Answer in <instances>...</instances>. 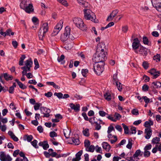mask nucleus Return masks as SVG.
<instances>
[{"label":"nucleus","mask_w":161,"mask_h":161,"mask_svg":"<svg viewBox=\"0 0 161 161\" xmlns=\"http://www.w3.org/2000/svg\"><path fill=\"white\" fill-rule=\"evenodd\" d=\"M84 15L85 19L90 20L95 23H97V20H96V17L94 13L89 9H84Z\"/></svg>","instance_id":"f257e3e1"},{"label":"nucleus","mask_w":161,"mask_h":161,"mask_svg":"<svg viewBox=\"0 0 161 161\" xmlns=\"http://www.w3.org/2000/svg\"><path fill=\"white\" fill-rule=\"evenodd\" d=\"M73 21L76 26L82 31L86 30L87 27L84 24L82 20L80 18H75Z\"/></svg>","instance_id":"f03ea898"},{"label":"nucleus","mask_w":161,"mask_h":161,"mask_svg":"<svg viewBox=\"0 0 161 161\" xmlns=\"http://www.w3.org/2000/svg\"><path fill=\"white\" fill-rule=\"evenodd\" d=\"M104 63L101 64L95 63L93 65L95 73L98 75H100L104 70Z\"/></svg>","instance_id":"7ed1b4c3"},{"label":"nucleus","mask_w":161,"mask_h":161,"mask_svg":"<svg viewBox=\"0 0 161 161\" xmlns=\"http://www.w3.org/2000/svg\"><path fill=\"white\" fill-rule=\"evenodd\" d=\"M48 24L47 23H45L41 27L40 30V34H39L40 39L42 40L43 36H45V34L48 31Z\"/></svg>","instance_id":"20e7f679"},{"label":"nucleus","mask_w":161,"mask_h":161,"mask_svg":"<svg viewBox=\"0 0 161 161\" xmlns=\"http://www.w3.org/2000/svg\"><path fill=\"white\" fill-rule=\"evenodd\" d=\"M70 30L69 26H67L65 27L63 34L61 35L60 37V39L62 41H66L69 38Z\"/></svg>","instance_id":"39448f33"},{"label":"nucleus","mask_w":161,"mask_h":161,"mask_svg":"<svg viewBox=\"0 0 161 161\" xmlns=\"http://www.w3.org/2000/svg\"><path fill=\"white\" fill-rule=\"evenodd\" d=\"M63 24V20H61L55 26L53 32L52 33L53 36H56L58 33L62 28Z\"/></svg>","instance_id":"423d86ee"},{"label":"nucleus","mask_w":161,"mask_h":161,"mask_svg":"<svg viewBox=\"0 0 161 161\" xmlns=\"http://www.w3.org/2000/svg\"><path fill=\"white\" fill-rule=\"evenodd\" d=\"M101 62H104L107 59L106 55L107 53L105 52L103 49H101L100 51H97Z\"/></svg>","instance_id":"0eeeda50"},{"label":"nucleus","mask_w":161,"mask_h":161,"mask_svg":"<svg viewBox=\"0 0 161 161\" xmlns=\"http://www.w3.org/2000/svg\"><path fill=\"white\" fill-rule=\"evenodd\" d=\"M41 113L44 114L43 117L48 118L50 116V113L51 112L50 110L46 107H41L40 108Z\"/></svg>","instance_id":"6e6552de"},{"label":"nucleus","mask_w":161,"mask_h":161,"mask_svg":"<svg viewBox=\"0 0 161 161\" xmlns=\"http://www.w3.org/2000/svg\"><path fill=\"white\" fill-rule=\"evenodd\" d=\"M0 160L1 161H11L12 159L8 155H6L3 152H1Z\"/></svg>","instance_id":"1a4fd4ad"},{"label":"nucleus","mask_w":161,"mask_h":161,"mask_svg":"<svg viewBox=\"0 0 161 161\" xmlns=\"http://www.w3.org/2000/svg\"><path fill=\"white\" fill-rule=\"evenodd\" d=\"M149 73L153 76V78L156 79L157 78L160 74L159 71H157L156 69L153 68L149 70Z\"/></svg>","instance_id":"9d476101"},{"label":"nucleus","mask_w":161,"mask_h":161,"mask_svg":"<svg viewBox=\"0 0 161 161\" xmlns=\"http://www.w3.org/2000/svg\"><path fill=\"white\" fill-rule=\"evenodd\" d=\"M134 42L132 44L133 49L136 50L138 49L140 45V42L138 38H136L134 39Z\"/></svg>","instance_id":"9b49d317"},{"label":"nucleus","mask_w":161,"mask_h":161,"mask_svg":"<svg viewBox=\"0 0 161 161\" xmlns=\"http://www.w3.org/2000/svg\"><path fill=\"white\" fill-rule=\"evenodd\" d=\"M145 133L146 134L145 138L147 139H149L151 136L152 134V130L150 127L146 128L145 129Z\"/></svg>","instance_id":"f8f14e48"},{"label":"nucleus","mask_w":161,"mask_h":161,"mask_svg":"<svg viewBox=\"0 0 161 161\" xmlns=\"http://www.w3.org/2000/svg\"><path fill=\"white\" fill-rule=\"evenodd\" d=\"M139 51L140 53V54L143 56H146L148 53L147 49L143 46L140 47Z\"/></svg>","instance_id":"ddd939ff"},{"label":"nucleus","mask_w":161,"mask_h":161,"mask_svg":"<svg viewBox=\"0 0 161 161\" xmlns=\"http://www.w3.org/2000/svg\"><path fill=\"white\" fill-rule=\"evenodd\" d=\"M69 106L72 109H74L76 112H78L80 110V105L79 104L75 105L73 103H71L69 104Z\"/></svg>","instance_id":"4468645a"},{"label":"nucleus","mask_w":161,"mask_h":161,"mask_svg":"<svg viewBox=\"0 0 161 161\" xmlns=\"http://www.w3.org/2000/svg\"><path fill=\"white\" fill-rule=\"evenodd\" d=\"M25 11L28 13H30L34 10L33 6L31 3L28 4V5L24 9Z\"/></svg>","instance_id":"2eb2a0df"},{"label":"nucleus","mask_w":161,"mask_h":161,"mask_svg":"<svg viewBox=\"0 0 161 161\" xmlns=\"http://www.w3.org/2000/svg\"><path fill=\"white\" fill-rule=\"evenodd\" d=\"M103 148L107 152H109L111 148L110 146L107 142H103L102 143Z\"/></svg>","instance_id":"dca6fc26"},{"label":"nucleus","mask_w":161,"mask_h":161,"mask_svg":"<svg viewBox=\"0 0 161 161\" xmlns=\"http://www.w3.org/2000/svg\"><path fill=\"white\" fill-rule=\"evenodd\" d=\"M28 5L27 0L22 1L20 4V8L24 10L27 6Z\"/></svg>","instance_id":"f3484780"},{"label":"nucleus","mask_w":161,"mask_h":161,"mask_svg":"<svg viewBox=\"0 0 161 161\" xmlns=\"http://www.w3.org/2000/svg\"><path fill=\"white\" fill-rule=\"evenodd\" d=\"M92 59L93 61L95 63L101 64L102 63H103V62H101V61L100 60V58H99L97 52V53L95 54L94 56V58H93Z\"/></svg>","instance_id":"a211bd4d"},{"label":"nucleus","mask_w":161,"mask_h":161,"mask_svg":"<svg viewBox=\"0 0 161 161\" xmlns=\"http://www.w3.org/2000/svg\"><path fill=\"white\" fill-rule=\"evenodd\" d=\"M113 80H114L113 83H115L118 90L119 91H121L122 89V84L120 82L116 81V80L114 78H113Z\"/></svg>","instance_id":"6ab92c4d"},{"label":"nucleus","mask_w":161,"mask_h":161,"mask_svg":"<svg viewBox=\"0 0 161 161\" xmlns=\"http://www.w3.org/2000/svg\"><path fill=\"white\" fill-rule=\"evenodd\" d=\"M153 122L151 120H149L148 121H146L144 125V126L147 128H151V126L153 125Z\"/></svg>","instance_id":"aec40b11"},{"label":"nucleus","mask_w":161,"mask_h":161,"mask_svg":"<svg viewBox=\"0 0 161 161\" xmlns=\"http://www.w3.org/2000/svg\"><path fill=\"white\" fill-rule=\"evenodd\" d=\"M73 43L71 42L70 43H66L64 45V47L67 50H69L71 49L73 45Z\"/></svg>","instance_id":"412c9836"},{"label":"nucleus","mask_w":161,"mask_h":161,"mask_svg":"<svg viewBox=\"0 0 161 161\" xmlns=\"http://www.w3.org/2000/svg\"><path fill=\"white\" fill-rule=\"evenodd\" d=\"M152 84V86L154 89L160 88L161 87V83L159 81L153 82Z\"/></svg>","instance_id":"4be33fe9"},{"label":"nucleus","mask_w":161,"mask_h":161,"mask_svg":"<svg viewBox=\"0 0 161 161\" xmlns=\"http://www.w3.org/2000/svg\"><path fill=\"white\" fill-rule=\"evenodd\" d=\"M8 134L11 137L15 142H17L19 139L12 131H9L8 132Z\"/></svg>","instance_id":"5701e85b"},{"label":"nucleus","mask_w":161,"mask_h":161,"mask_svg":"<svg viewBox=\"0 0 161 161\" xmlns=\"http://www.w3.org/2000/svg\"><path fill=\"white\" fill-rule=\"evenodd\" d=\"M3 77L7 81L12 80L13 79V77L12 75H9L7 73L3 74Z\"/></svg>","instance_id":"b1692460"},{"label":"nucleus","mask_w":161,"mask_h":161,"mask_svg":"<svg viewBox=\"0 0 161 161\" xmlns=\"http://www.w3.org/2000/svg\"><path fill=\"white\" fill-rule=\"evenodd\" d=\"M64 134L65 138H68L69 137L70 134V130L68 129H64Z\"/></svg>","instance_id":"393cba45"},{"label":"nucleus","mask_w":161,"mask_h":161,"mask_svg":"<svg viewBox=\"0 0 161 161\" xmlns=\"http://www.w3.org/2000/svg\"><path fill=\"white\" fill-rule=\"evenodd\" d=\"M33 137L31 135H26L24 136V140H27L29 142H31L33 139Z\"/></svg>","instance_id":"a878e982"},{"label":"nucleus","mask_w":161,"mask_h":161,"mask_svg":"<svg viewBox=\"0 0 161 161\" xmlns=\"http://www.w3.org/2000/svg\"><path fill=\"white\" fill-rule=\"evenodd\" d=\"M141 153V150L139 149L137 150L135 152V154L133 155V157L134 159L135 158H137L138 159H139V158H138V157L139 156H142V154H140Z\"/></svg>","instance_id":"bb28decb"},{"label":"nucleus","mask_w":161,"mask_h":161,"mask_svg":"<svg viewBox=\"0 0 161 161\" xmlns=\"http://www.w3.org/2000/svg\"><path fill=\"white\" fill-rule=\"evenodd\" d=\"M122 125L124 129V133L126 134H130V132L129 131L128 127L124 123L122 124Z\"/></svg>","instance_id":"cd10ccee"},{"label":"nucleus","mask_w":161,"mask_h":161,"mask_svg":"<svg viewBox=\"0 0 161 161\" xmlns=\"http://www.w3.org/2000/svg\"><path fill=\"white\" fill-rule=\"evenodd\" d=\"M160 141V138L158 137H155L153 138L152 141V143L153 144H157L159 143V142Z\"/></svg>","instance_id":"c85d7f7f"},{"label":"nucleus","mask_w":161,"mask_h":161,"mask_svg":"<svg viewBox=\"0 0 161 161\" xmlns=\"http://www.w3.org/2000/svg\"><path fill=\"white\" fill-rule=\"evenodd\" d=\"M104 96L105 99L108 101H110L111 99V94L109 93H106L104 94Z\"/></svg>","instance_id":"c756f323"},{"label":"nucleus","mask_w":161,"mask_h":161,"mask_svg":"<svg viewBox=\"0 0 161 161\" xmlns=\"http://www.w3.org/2000/svg\"><path fill=\"white\" fill-rule=\"evenodd\" d=\"M71 141L75 145H78L80 144V142L78 139H75L73 137L71 138Z\"/></svg>","instance_id":"7c9ffc66"},{"label":"nucleus","mask_w":161,"mask_h":161,"mask_svg":"<svg viewBox=\"0 0 161 161\" xmlns=\"http://www.w3.org/2000/svg\"><path fill=\"white\" fill-rule=\"evenodd\" d=\"M25 66H32L31 65L32 64V61L31 58L26 60L25 62Z\"/></svg>","instance_id":"2f4dec72"},{"label":"nucleus","mask_w":161,"mask_h":161,"mask_svg":"<svg viewBox=\"0 0 161 161\" xmlns=\"http://www.w3.org/2000/svg\"><path fill=\"white\" fill-rule=\"evenodd\" d=\"M86 150L87 151L93 152L95 150V147L94 146L91 145L88 148H86Z\"/></svg>","instance_id":"473e14b6"},{"label":"nucleus","mask_w":161,"mask_h":161,"mask_svg":"<svg viewBox=\"0 0 161 161\" xmlns=\"http://www.w3.org/2000/svg\"><path fill=\"white\" fill-rule=\"evenodd\" d=\"M158 11L161 12V3H158L154 5V7Z\"/></svg>","instance_id":"72a5a7b5"},{"label":"nucleus","mask_w":161,"mask_h":161,"mask_svg":"<svg viewBox=\"0 0 161 161\" xmlns=\"http://www.w3.org/2000/svg\"><path fill=\"white\" fill-rule=\"evenodd\" d=\"M42 104L41 103H36L34 106V107L35 110H37L39 109V108L41 107Z\"/></svg>","instance_id":"f704fd0d"},{"label":"nucleus","mask_w":161,"mask_h":161,"mask_svg":"<svg viewBox=\"0 0 161 161\" xmlns=\"http://www.w3.org/2000/svg\"><path fill=\"white\" fill-rule=\"evenodd\" d=\"M142 66L145 69H147L149 67V64L147 61H144L142 63Z\"/></svg>","instance_id":"c9c22d12"},{"label":"nucleus","mask_w":161,"mask_h":161,"mask_svg":"<svg viewBox=\"0 0 161 161\" xmlns=\"http://www.w3.org/2000/svg\"><path fill=\"white\" fill-rule=\"evenodd\" d=\"M65 58L64 56V55H61L60 57H58V62H61V64H64V62H63V60Z\"/></svg>","instance_id":"e433bc0d"},{"label":"nucleus","mask_w":161,"mask_h":161,"mask_svg":"<svg viewBox=\"0 0 161 161\" xmlns=\"http://www.w3.org/2000/svg\"><path fill=\"white\" fill-rule=\"evenodd\" d=\"M83 153L82 150H80L75 155V157L77 158H78L79 160H80L81 158L80 156L82 155Z\"/></svg>","instance_id":"4c0bfd02"},{"label":"nucleus","mask_w":161,"mask_h":161,"mask_svg":"<svg viewBox=\"0 0 161 161\" xmlns=\"http://www.w3.org/2000/svg\"><path fill=\"white\" fill-rule=\"evenodd\" d=\"M37 141L36 140H34L32 142H31V145L36 148H38V147L37 146Z\"/></svg>","instance_id":"58836bf2"},{"label":"nucleus","mask_w":161,"mask_h":161,"mask_svg":"<svg viewBox=\"0 0 161 161\" xmlns=\"http://www.w3.org/2000/svg\"><path fill=\"white\" fill-rule=\"evenodd\" d=\"M160 55L159 54H157L154 56L153 59L156 60L157 62H160Z\"/></svg>","instance_id":"ea45409f"},{"label":"nucleus","mask_w":161,"mask_h":161,"mask_svg":"<svg viewBox=\"0 0 161 161\" xmlns=\"http://www.w3.org/2000/svg\"><path fill=\"white\" fill-rule=\"evenodd\" d=\"M91 143L88 140H86L84 141V146L86 148H88L90 146Z\"/></svg>","instance_id":"a19ab883"},{"label":"nucleus","mask_w":161,"mask_h":161,"mask_svg":"<svg viewBox=\"0 0 161 161\" xmlns=\"http://www.w3.org/2000/svg\"><path fill=\"white\" fill-rule=\"evenodd\" d=\"M83 133L86 136H89V129L87 128L86 129L84 130H83Z\"/></svg>","instance_id":"79ce46f5"},{"label":"nucleus","mask_w":161,"mask_h":161,"mask_svg":"<svg viewBox=\"0 0 161 161\" xmlns=\"http://www.w3.org/2000/svg\"><path fill=\"white\" fill-rule=\"evenodd\" d=\"M149 86L146 84L142 86V90L144 92H147L148 91Z\"/></svg>","instance_id":"37998d69"},{"label":"nucleus","mask_w":161,"mask_h":161,"mask_svg":"<svg viewBox=\"0 0 161 161\" xmlns=\"http://www.w3.org/2000/svg\"><path fill=\"white\" fill-rule=\"evenodd\" d=\"M88 72V70L87 69H82L81 70V73L83 76L85 77H86V75Z\"/></svg>","instance_id":"c03bdc74"},{"label":"nucleus","mask_w":161,"mask_h":161,"mask_svg":"<svg viewBox=\"0 0 161 161\" xmlns=\"http://www.w3.org/2000/svg\"><path fill=\"white\" fill-rule=\"evenodd\" d=\"M132 140H128V143L126 145V147L129 149H131L132 147Z\"/></svg>","instance_id":"a18cd8bd"},{"label":"nucleus","mask_w":161,"mask_h":161,"mask_svg":"<svg viewBox=\"0 0 161 161\" xmlns=\"http://www.w3.org/2000/svg\"><path fill=\"white\" fill-rule=\"evenodd\" d=\"M54 95L56 96L59 99L62 98L63 94L61 92H55Z\"/></svg>","instance_id":"49530a36"},{"label":"nucleus","mask_w":161,"mask_h":161,"mask_svg":"<svg viewBox=\"0 0 161 161\" xmlns=\"http://www.w3.org/2000/svg\"><path fill=\"white\" fill-rule=\"evenodd\" d=\"M49 136L52 138H53L54 137L57 136V133L54 131H51L49 133Z\"/></svg>","instance_id":"de8ad7c7"},{"label":"nucleus","mask_w":161,"mask_h":161,"mask_svg":"<svg viewBox=\"0 0 161 161\" xmlns=\"http://www.w3.org/2000/svg\"><path fill=\"white\" fill-rule=\"evenodd\" d=\"M34 62L35 64L36 65L34 67V69H36L39 67V65L38 61L36 59H35L34 60Z\"/></svg>","instance_id":"09e8293b"},{"label":"nucleus","mask_w":161,"mask_h":161,"mask_svg":"<svg viewBox=\"0 0 161 161\" xmlns=\"http://www.w3.org/2000/svg\"><path fill=\"white\" fill-rule=\"evenodd\" d=\"M143 42L144 44L148 45L149 41L147 37L146 36H144L143 38Z\"/></svg>","instance_id":"8fccbe9b"},{"label":"nucleus","mask_w":161,"mask_h":161,"mask_svg":"<svg viewBox=\"0 0 161 161\" xmlns=\"http://www.w3.org/2000/svg\"><path fill=\"white\" fill-rule=\"evenodd\" d=\"M18 85L19 86V87L21 89H25L27 88V86L24 85L22 83L20 82L18 84Z\"/></svg>","instance_id":"3c124183"},{"label":"nucleus","mask_w":161,"mask_h":161,"mask_svg":"<svg viewBox=\"0 0 161 161\" xmlns=\"http://www.w3.org/2000/svg\"><path fill=\"white\" fill-rule=\"evenodd\" d=\"M136 128L134 126L131 127L130 130L131 132H130V134H135L136 133Z\"/></svg>","instance_id":"603ef678"},{"label":"nucleus","mask_w":161,"mask_h":161,"mask_svg":"<svg viewBox=\"0 0 161 161\" xmlns=\"http://www.w3.org/2000/svg\"><path fill=\"white\" fill-rule=\"evenodd\" d=\"M128 26L127 25H125L122 27V30L124 33H126L128 30Z\"/></svg>","instance_id":"864d4df0"},{"label":"nucleus","mask_w":161,"mask_h":161,"mask_svg":"<svg viewBox=\"0 0 161 161\" xmlns=\"http://www.w3.org/2000/svg\"><path fill=\"white\" fill-rule=\"evenodd\" d=\"M131 113L132 114L135 115H138L139 114L138 111L136 109H133L131 111Z\"/></svg>","instance_id":"5fc2aeb1"},{"label":"nucleus","mask_w":161,"mask_h":161,"mask_svg":"<svg viewBox=\"0 0 161 161\" xmlns=\"http://www.w3.org/2000/svg\"><path fill=\"white\" fill-rule=\"evenodd\" d=\"M150 154V153L149 151H144V156L146 158H147L149 157Z\"/></svg>","instance_id":"6e6d98bb"},{"label":"nucleus","mask_w":161,"mask_h":161,"mask_svg":"<svg viewBox=\"0 0 161 161\" xmlns=\"http://www.w3.org/2000/svg\"><path fill=\"white\" fill-rule=\"evenodd\" d=\"M118 13V10L117 9H116L113 11L110 14L113 16V17H114L117 15Z\"/></svg>","instance_id":"4d7b16f0"},{"label":"nucleus","mask_w":161,"mask_h":161,"mask_svg":"<svg viewBox=\"0 0 161 161\" xmlns=\"http://www.w3.org/2000/svg\"><path fill=\"white\" fill-rule=\"evenodd\" d=\"M6 34H7V35H8V36H10V33H11V35L13 36L14 34V33L13 32H11V30L10 29H8L6 31Z\"/></svg>","instance_id":"13d9d810"},{"label":"nucleus","mask_w":161,"mask_h":161,"mask_svg":"<svg viewBox=\"0 0 161 161\" xmlns=\"http://www.w3.org/2000/svg\"><path fill=\"white\" fill-rule=\"evenodd\" d=\"M152 147V145L150 144L147 145L144 148V151H148L150 150Z\"/></svg>","instance_id":"bf43d9fd"},{"label":"nucleus","mask_w":161,"mask_h":161,"mask_svg":"<svg viewBox=\"0 0 161 161\" xmlns=\"http://www.w3.org/2000/svg\"><path fill=\"white\" fill-rule=\"evenodd\" d=\"M142 98L144 100L145 103L146 104H148L150 102V99L148 98L147 96H143Z\"/></svg>","instance_id":"052dcab7"},{"label":"nucleus","mask_w":161,"mask_h":161,"mask_svg":"<svg viewBox=\"0 0 161 161\" xmlns=\"http://www.w3.org/2000/svg\"><path fill=\"white\" fill-rule=\"evenodd\" d=\"M96 151L97 153H102L101 148L99 147L98 145L96 146Z\"/></svg>","instance_id":"680f3d73"},{"label":"nucleus","mask_w":161,"mask_h":161,"mask_svg":"<svg viewBox=\"0 0 161 161\" xmlns=\"http://www.w3.org/2000/svg\"><path fill=\"white\" fill-rule=\"evenodd\" d=\"M114 130V127L112 125H111L108 128V130L107 131V132L108 134L110 133H111V132L113 130Z\"/></svg>","instance_id":"e2e57ef3"},{"label":"nucleus","mask_w":161,"mask_h":161,"mask_svg":"<svg viewBox=\"0 0 161 161\" xmlns=\"http://www.w3.org/2000/svg\"><path fill=\"white\" fill-rule=\"evenodd\" d=\"M99 115L102 117H104L106 114H108L105 112L102 111H100L99 112Z\"/></svg>","instance_id":"0e129e2a"},{"label":"nucleus","mask_w":161,"mask_h":161,"mask_svg":"<svg viewBox=\"0 0 161 161\" xmlns=\"http://www.w3.org/2000/svg\"><path fill=\"white\" fill-rule=\"evenodd\" d=\"M95 123L96 125L95 129L97 130H99L101 127L100 124H98L97 122H95Z\"/></svg>","instance_id":"69168bd1"},{"label":"nucleus","mask_w":161,"mask_h":161,"mask_svg":"<svg viewBox=\"0 0 161 161\" xmlns=\"http://www.w3.org/2000/svg\"><path fill=\"white\" fill-rule=\"evenodd\" d=\"M74 97L77 100H80L83 98L82 96L77 94H76L75 95Z\"/></svg>","instance_id":"338daca9"},{"label":"nucleus","mask_w":161,"mask_h":161,"mask_svg":"<svg viewBox=\"0 0 161 161\" xmlns=\"http://www.w3.org/2000/svg\"><path fill=\"white\" fill-rule=\"evenodd\" d=\"M114 116L115 117V119H116V121L117 119H119L121 117V116L118 113H116L115 114Z\"/></svg>","instance_id":"774afa93"}]
</instances>
